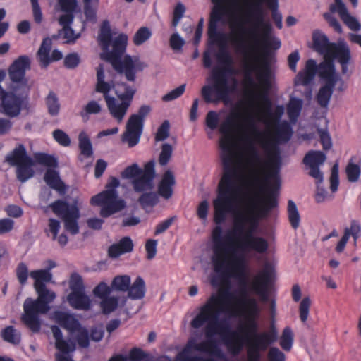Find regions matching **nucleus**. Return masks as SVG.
Listing matches in <instances>:
<instances>
[{
    "label": "nucleus",
    "instance_id": "obj_1",
    "mask_svg": "<svg viewBox=\"0 0 361 361\" xmlns=\"http://www.w3.org/2000/svg\"><path fill=\"white\" fill-rule=\"evenodd\" d=\"M232 116L240 121L235 125L237 136L232 133L231 116L219 128L224 172L213 202L214 220L221 225L228 214H233V237H226L228 244L237 243V248L245 253L264 254L268 241L255 233L260 220L277 205L271 185L279 188L281 158L275 142L288 141L293 130L287 121L277 123L274 135L269 128L261 130L254 116L245 110Z\"/></svg>",
    "mask_w": 361,
    "mask_h": 361
},
{
    "label": "nucleus",
    "instance_id": "obj_2",
    "mask_svg": "<svg viewBox=\"0 0 361 361\" xmlns=\"http://www.w3.org/2000/svg\"><path fill=\"white\" fill-rule=\"evenodd\" d=\"M243 5L248 17L247 23L252 22V27L246 30L243 20L233 11L229 12L231 41L246 61L243 83L248 103L250 106L260 109L262 100L270 105L268 94L271 89L272 75L268 64L257 54V50L260 45L276 49L281 47V41L271 36V26L265 21L264 6L271 10L272 18L279 29L282 28V16L278 11L279 0H243Z\"/></svg>",
    "mask_w": 361,
    "mask_h": 361
},
{
    "label": "nucleus",
    "instance_id": "obj_3",
    "mask_svg": "<svg viewBox=\"0 0 361 361\" xmlns=\"http://www.w3.org/2000/svg\"><path fill=\"white\" fill-rule=\"evenodd\" d=\"M221 233L220 226H217L213 231V237L216 242L214 256L212 258L214 270L218 274L237 279L243 285L242 293L244 297L240 300V303L243 307V314L247 322L245 329L250 336L246 340L247 361H260L262 352L277 341L278 331L272 324L269 331L260 333L257 331L261 309L257 300L254 298L247 297V292L258 295L262 302H267L269 298L273 281V270L269 265H266L255 276L250 286L247 287L246 260L243 255L228 257L225 255L229 251L228 248L224 249V253L220 251L219 245L216 243V236L219 237Z\"/></svg>",
    "mask_w": 361,
    "mask_h": 361
},
{
    "label": "nucleus",
    "instance_id": "obj_4",
    "mask_svg": "<svg viewBox=\"0 0 361 361\" xmlns=\"http://www.w3.org/2000/svg\"><path fill=\"white\" fill-rule=\"evenodd\" d=\"M98 41L103 49L101 59L109 62L118 74H124L128 80L133 82L136 73L146 67L138 56L127 55L121 59L126 49L128 36L111 30L108 20L102 23Z\"/></svg>",
    "mask_w": 361,
    "mask_h": 361
},
{
    "label": "nucleus",
    "instance_id": "obj_5",
    "mask_svg": "<svg viewBox=\"0 0 361 361\" xmlns=\"http://www.w3.org/2000/svg\"><path fill=\"white\" fill-rule=\"evenodd\" d=\"M116 75L102 64L97 68L95 90L103 94L110 114L121 123L129 108L135 90L125 83L115 82Z\"/></svg>",
    "mask_w": 361,
    "mask_h": 361
},
{
    "label": "nucleus",
    "instance_id": "obj_6",
    "mask_svg": "<svg viewBox=\"0 0 361 361\" xmlns=\"http://www.w3.org/2000/svg\"><path fill=\"white\" fill-rule=\"evenodd\" d=\"M30 276L34 280L38 297L35 300L28 298L25 300L21 319L30 330L38 332L41 328L40 315L50 310L49 304L55 300L56 294L46 288V283L52 279V274L49 269L33 270Z\"/></svg>",
    "mask_w": 361,
    "mask_h": 361
},
{
    "label": "nucleus",
    "instance_id": "obj_7",
    "mask_svg": "<svg viewBox=\"0 0 361 361\" xmlns=\"http://www.w3.org/2000/svg\"><path fill=\"white\" fill-rule=\"evenodd\" d=\"M316 73L318 74L322 83V86L317 95V100L321 106L326 108L336 84L339 81L343 83L332 62L322 61L317 65L315 60L308 59L305 63L304 69L296 75L295 85L303 86L310 85L314 78Z\"/></svg>",
    "mask_w": 361,
    "mask_h": 361
},
{
    "label": "nucleus",
    "instance_id": "obj_8",
    "mask_svg": "<svg viewBox=\"0 0 361 361\" xmlns=\"http://www.w3.org/2000/svg\"><path fill=\"white\" fill-rule=\"evenodd\" d=\"M232 294L228 290L220 291L219 294H212L207 302L199 308V312L190 322L193 329H200L205 326V336L212 338L223 333L228 329L218 318L224 308L220 305H230Z\"/></svg>",
    "mask_w": 361,
    "mask_h": 361
},
{
    "label": "nucleus",
    "instance_id": "obj_9",
    "mask_svg": "<svg viewBox=\"0 0 361 361\" xmlns=\"http://www.w3.org/2000/svg\"><path fill=\"white\" fill-rule=\"evenodd\" d=\"M5 160L11 166H16V177L21 183H25L33 177L35 162L50 169L58 166L57 159L54 156L45 153H35L33 159L27 154L25 146L22 144L18 145L8 153Z\"/></svg>",
    "mask_w": 361,
    "mask_h": 361
},
{
    "label": "nucleus",
    "instance_id": "obj_10",
    "mask_svg": "<svg viewBox=\"0 0 361 361\" xmlns=\"http://www.w3.org/2000/svg\"><path fill=\"white\" fill-rule=\"evenodd\" d=\"M208 82H213L214 84L205 85L202 87L201 94L206 103L217 104L223 102L228 104L230 97L238 87V80L232 77L228 79L226 73H219L212 71L211 75L207 79Z\"/></svg>",
    "mask_w": 361,
    "mask_h": 361
},
{
    "label": "nucleus",
    "instance_id": "obj_11",
    "mask_svg": "<svg viewBox=\"0 0 361 361\" xmlns=\"http://www.w3.org/2000/svg\"><path fill=\"white\" fill-rule=\"evenodd\" d=\"M312 40L314 50L324 56V61L334 63L332 61L337 60L342 66L343 73H347L350 54V49L345 43H331L320 30L313 32Z\"/></svg>",
    "mask_w": 361,
    "mask_h": 361
},
{
    "label": "nucleus",
    "instance_id": "obj_12",
    "mask_svg": "<svg viewBox=\"0 0 361 361\" xmlns=\"http://www.w3.org/2000/svg\"><path fill=\"white\" fill-rule=\"evenodd\" d=\"M119 183L118 178H112L106 190L90 200L92 205L101 207L100 215L104 218H107L126 207V202L118 197L116 191Z\"/></svg>",
    "mask_w": 361,
    "mask_h": 361
},
{
    "label": "nucleus",
    "instance_id": "obj_13",
    "mask_svg": "<svg viewBox=\"0 0 361 361\" xmlns=\"http://www.w3.org/2000/svg\"><path fill=\"white\" fill-rule=\"evenodd\" d=\"M78 203L77 200L72 204L65 200H58L50 204L53 212L63 221L66 230L73 235L79 232L78 221L80 214Z\"/></svg>",
    "mask_w": 361,
    "mask_h": 361
},
{
    "label": "nucleus",
    "instance_id": "obj_14",
    "mask_svg": "<svg viewBox=\"0 0 361 361\" xmlns=\"http://www.w3.org/2000/svg\"><path fill=\"white\" fill-rule=\"evenodd\" d=\"M51 318L61 327L66 329L70 335H75L78 345L87 348L90 344L89 332L82 327L79 321L71 314L66 312L55 311Z\"/></svg>",
    "mask_w": 361,
    "mask_h": 361
},
{
    "label": "nucleus",
    "instance_id": "obj_15",
    "mask_svg": "<svg viewBox=\"0 0 361 361\" xmlns=\"http://www.w3.org/2000/svg\"><path fill=\"white\" fill-rule=\"evenodd\" d=\"M151 109L149 106H142L137 114H133L126 124V130L123 134V140L130 147L135 146L140 141L142 133L144 121Z\"/></svg>",
    "mask_w": 361,
    "mask_h": 361
},
{
    "label": "nucleus",
    "instance_id": "obj_16",
    "mask_svg": "<svg viewBox=\"0 0 361 361\" xmlns=\"http://www.w3.org/2000/svg\"><path fill=\"white\" fill-rule=\"evenodd\" d=\"M235 0H212L214 7L211 13V20L208 27V37L210 41L219 43L226 46V35L218 32L217 24L221 20L224 13V4L234 1Z\"/></svg>",
    "mask_w": 361,
    "mask_h": 361
},
{
    "label": "nucleus",
    "instance_id": "obj_17",
    "mask_svg": "<svg viewBox=\"0 0 361 361\" xmlns=\"http://www.w3.org/2000/svg\"><path fill=\"white\" fill-rule=\"evenodd\" d=\"M30 66V61L26 56H21L14 61L8 69L9 78L13 83L11 87L16 86L20 90L30 92L25 78V72Z\"/></svg>",
    "mask_w": 361,
    "mask_h": 361
},
{
    "label": "nucleus",
    "instance_id": "obj_18",
    "mask_svg": "<svg viewBox=\"0 0 361 361\" xmlns=\"http://www.w3.org/2000/svg\"><path fill=\"white\" fill-rule=\"evenodd\" d=\"M93 295L100 300L99 306L102 313L109 314L115 311L119 304V298L110 296L111 288L104 281L100 282L93 289Z\"/></svg>",
    "mask_w": 361,
    "mask_h": 361
},
{
    "label": "nucleus",
    "instance_id": "obj_19",
    "mask_svg": "<svg viewBox=\"0 0 361 361\" xmlns=\"http://www.w3.org/2000/svg\"><path fill=\"white\" fill-rule=\"evenodd\" d=\"M78 6V1L76 0L75 6L73 8L65 10L60 4L57 3L59 11L65 13L59 17V23L63 27L61 35H63V39L68 43L74 42L80 36V33H75L74 30L70 27L73 20V13L76 11Z\"/></svg>",
    "mask_w": 361,
    "mask_h": 361
},
{
    "label": "nucleus",
    "instance_id": "obj_20",
    "mask_svg": "<svg viewBox=\"0 0 361 361\" xmlns=\"http://www.w3.org/2000/svg\"><path fill=\"white\" fill-rule=\"evenodd\" d=\"M326 160V155L321 151H310L304 157L303 163L310 169L309 174L314 178L317 183L323 181V173L319 170Z\"/></svg>",
    "mask_w": 361,
    "mask_h": 361
},
{
    "label": "nucleus",
    "instance_id": "obj_21",
    "mask_svg": "<svg viewBox=\"0 0 361 361\" xmlns=\"http://www.w3.org/2000/svg\"><path fill=\"white\" fill-rule=\"evenodd\" d=\"M331 11L332 12L338 13L343 23L351 30L359 31L360 30L361 25L355 17L352 16L349 13L342 0H335V4L331 6Z\"/></svg>",
    "mask_w": 361,
    "mask_h": 361
},
{
    "label": "nucleus",
    "instance_id": "obj_22",
    "mask_svg": "<svg viewBox=\"0 0 361 361\" xmlns=\"http://www.w3.org/2000/svg\"><path fill=\"white\" fill-rule=\"evenodd\" d=\"M63 9H70L75 6L76 0H56ZM99 0H84V13L87 20L95 21L97 7Z\"/></svg>",
    "mask_w": 361,
    "mask_h": 361
},
{
    "label": "nucleus",
    "instance_id": "obj_23",
    "mask_svg": "<svg viewBox=\"0 0 361 361\" xmlns=\"http://www.w3.org/2000/svg\"><path fill=\"white\" fill-rule=\"evenodd\" d=\"M176 184L173 173L167 170L162 175L158 184V193L164 199H169L173 195V188Z\"/></svg>",
    "mask_w": 361,
    "mask_h": 361
},
{
    "label": "nucleus",
    "instance_id": "obj_24",
    "mask_svg": "<svg viewBox=\"0 0 361 361\" xmlns=\"http://www.w3.org/2000/svg\"><path fill=\"white\" fill-rule=\"evenodd\" d=\"M224 343L228 350L233 355H238L243 348V341L237 331H230L223 336Z\"/></svg>",
    "mask_w": 361,
    "mask_h": 361
},
{
    "label": "nucleus",
    "instance_id": "obj_25",
    "mask_svg": "<svg viewBox=\"0 0 361 361\" xmlns=\"http://www.w3.org/2000/svg\"><path fill=\"white\" fill-rule=\"evenodd\" d=\"M67 300L69 305L76 310H88L92 307V300L85 294V291L71 293L67 296Z\"/></svg>",
    "mask_w": 361,
    "mask_h": 361
},
{
    "label": "nucleus",
    "instance_id": "obj_26",
    "mask_svg": "<svg viewBox=\"0 0 361 361\" xmlns=\"http://www.w3.org/2000/svg\"><path fill=\"white\" fill-rule=\"evenodd\" d=\"M44 180L51 188L56 190L60 195H64L67 187L61 180L59 172L54 169H48L44 174Z\"/></svg>",
    "mask_w": 361,
    "mask_h": 361
},
{
    "label": "nucleus",
    "instance_id": "obj_27",
    "mask_svg": "<svg viewBox=\"0 0 361 361\" xmlns=\"http://www.w3.org/2000/svg\"><path fill=\"white\" fill-rule=\"evenodd\" d=\"M133 249V243L129 237H124L118 243L111 245L108 253L110 257L116 258L122 254L130 252Z\"/></svg>",
    "mask_w": 361,
    "mask_h": 361
},
{
    "label": "nucleus",
    "instance_id": "obj_28",
    "mask_svg": "<svg viewBox=\"0 0 361 361\" xmlns=\"http://www.w3.org/2000/svg\"><path fill=\"white\" fill-rule=\"evenodd\" d=\"M51 330L55 339L56 348L59 351L67 352L75 350V343L70 339H63L62 332L59 326L53 325L51 326Z\"/></svg>",
    "mask_w": 361,
    "mask_h": 361
},
{
    "label": "nucleus",
    "instance_id": "obj_29",
    "mask_svg": "<svg viewBox=\"0 0 361 361\" xmlns=\"http://www.w3.org/2000/svg\"><path fill=\"white\" fill-rule=\"evenodd\" d=\"M51 45V39L49 37L44 38L37 53V57L42 68H46L50 64L49 54Z\"/></svg>",
    "mask_w": 361,
    "mask_h": 361
},
{
    "label": "nucleus",
    "instance_id": "obj_30",
    "mask_svg": "<svg viewBox=\"0 0 361 361\" xmlns=\"http://www.w3.org/2000/svg\"><path fill=\"white\" fill-rule=\"evenodd\" d=\"M128 297L133 300H140L145 297L146 288L143 279L137 276L131 286H129Z\"/></svg>",
    "mask_w": 361,
    "mask_h": 361
},
{
    "label": "nucleus",
    "instance_id": "obj_31",
    "mask_svg": "<svg viewBox=\"0 0 361 361\" xmlns=\"http://www.w3.org/2000/svg\"><path fill=\"white\" fill-rule=\"evenodd\" d=\"M195 350L197 351L204 350V343H197L195 340H190L188 342L186 347L184 348L182 353L178 355V357L181 361H209V360L202 358L200 356H194L187 358H183L184 354L190 350Z\"/></svg>",
    "mask_w": 361,
    "mask_h": 361
},
{
    "label": "nucleus",
    "instance_id": "obj_32",
    "mask_svg": "<svg viewBox=\"0 0 361 361\" xmlns=\"http://www.w3.org/2000/svg\"><path fill=\"white\" fill-rule=\"evenodd\" d=\"M302 100L291 97L287 105V114L292 123H295L300 114L302 107Z\"/></svg>",
    "mask_w": 361,
    "mask_h": 361
},
{
    "label": "nucleus",
    "instance_id": "obj_33",
    "mask_svg": "<svg viewBox=\"0 0 361 361\" xmlns=\"http://www.w3.org/2000/svg\"><path fill=\"white\" fill-rule=\"evenodd\" d=\"M133 185L136 192L151 190L153 188V179L140 175L133 179Z\"/></svg>",
    "mask_w": 361,
    "mask_h": 361
},
{
    "label": "nucleus",
    "instance_id": "obj_34",
    "mask_svg": "<svg viewBox=\"0 0 361 361\" xmlns=\"http://www.w3.org/2000/svg\"><path fill=\"white\" fill-rule=\"evenodd\" d=\"M79 147L81 154L85 157H90L93 154L92 146L91 141L84 131L81 132L79 135Z\"/></svg>",
    "mask_w": 361,
    "mask_h": 361
},
{
    "label": "nucleus",
    "instance_id": "obj_35",
    "mask_svg": "<svg viewBox=\"0 0 361 361\" xmlns=\"http://www.w3.org/2000/svg\"><path fill=\"white\" fill-rule=\"evenodd\" d=\"M131 279L128 275L117 276L113 279L110 288L116 290L126 292L129 288Z\"/></svg>",
    "mask_w": 361,
    "mask_h": 361
},
{
    "label": "nucleus",
    "instance_id": "obj_36",
    "mask_svg": "<svg viewBox=\"0 0 361 361\" xmlns=\"http://www.w3.org/2000/svg\"><path fill=\"white\" fill-rule=\"evenodd\" d=\"M2 338L11 343L18 344L20 341V333L13 326H8L1 331Z\"/></svg>",
    "mask_w": 361,
    "mask_h": 361
},
{
    "label": "nucleus",
    "instance_id": "obj_37",
    "mask_svg": "<svg viewBox=\"0 0 361 361\" xmlns=\"http://www.w3.org/2000/svg\"><path fill=\"white\" fill-rule=\"evenodd\" d=\"M288 214L292 227L296 229L300 225V216L297 206L293 200H289L288 202Z\"/></svg>",
    "mask_w": 361,
    "mask_h": 361
},
{
    "label": "nucleus",
    "instance_id": "obj_38",
    "mask_svg": "<svg viewBox=\"0 0 361 361\" xmlns=\"http://www.w3.org/2000/svg\"><path fill=\"white\" fill-rule=\"evenodd\" d=\"M46 104L50 115H58L60 109V104L56 94L54 92L49 93L46 98Z\"/></svg>",
    "mask_w": 361,
    "mask_h": 361
},
{
    "label": "nucleus",
    "instance_id": "obj_39",
    "mask_svg": "<svg viewBox=\"0 0 361 361\" xmlns=\"http://www.w3.org/2000/svg\"><path fill=\"white\" fill-rule=\"evenodd\" d=\"M293 343V333L290 327H286L280 338V345L286 351L292 348Z\"/></svg>",
    "mask_w": 361,
    "mask_h": 361
},
{
    "label": "nucleus",
    "instance_id": "obj_40",
    "mask_svg": "<svg viewBox=\"0 0 361 361\" xmlns=\"http://www.w3.org/2000/svg\"><path fill=\"white\" fill-rule=\"evenodd\" d=\"M152 31L147 27H142L137 30L133 36V41L136 46H140L152 37Z\"/></svg>",
    "mask_w": 361,
    "mask_h": 361
},
{
    "label": "nucleus",
    "instance_id": "obj_41",
    "mask_svg": "<svg viewBox=\"0 0 361 361\" xmlns=\"http://www.w3.org/2000/svg\"><path fill=\"white\" fill-rule=\"evenodd\" d=\"M69 286L71 290V293L85 291L82 279L76 273H74L71 276Z\"/></svg>",
    "mask_w": 361,
    "mask_h": 361
},
{
    "label": "nucleus",
    "instance_id": "obj_42",
    "mask_svg": "<svg viewBox=\"0 0 361 361\" xmlns=\"http://www.w3.org/2000/svg\"><path fill=\"white\" fill-rule=\"evenodd\" d=\"M157 195L154 192L144 193L140 196L139 199L140 204L145 209L149 207H153L157 204Z\"/></svg>",
    "mask_w": 361,
    "mask_h": 361
},
{
    "label": "nucleus",
    "instance_id": "obj_43",
    "mask_svg": "<svg viewBox=\"0 0 361 361\" xmlns=\"http://www.w3.org/2000/svg\"><path fill=\"white\" fill-rule=\"evenodd\" d=\"M345 172L348 180L350 182H355L358 180L360 175V166L350 161L346 166Z\"/></svg>",
    "mask_w": 361,
    "mask_h": 361
},
{
    "label": "nucleus",
    "instance_id": "obj_44",
    "mask_svg": "<svg viewBox=\"0 0 361 361\" xmlns=\"http://www.w3.org/2000/svg\"><path fill=\"white\" fill-rule=\"evenodd\" d=\"M310 305H311V300L309 297L304 298L300 303V307H299L300 318V320L304 323L306 322L308 319Z\"/></svg>",
    "mask_w": 361,
    "mask_h": 361
},
{
    "label": "nucleus",
    "instance_id": "obj_45",
    "mask_svg": "<svg viewBox=\"0 0 361 361\" xmlns=\"http://www.w3.org/2000/svg\"><path fill=\"white\" fill-rule=\"evenodd\" d=\"M173 149L170 144L165 143L162 145L161 151L159 157V163L161 166H166L169 161L172 155Z\"/></svg>",
    "mask_w": 361,
    "mask_h": 361
},
{
    "label": "nucleus",
    "instance_id": "obj_46",
    "mask_svg": "<svg viewBox=\"0 0 361 361\" xmlns=\"http://www.w3.org/2000/svg\"><path fill=\"white\" fill-rule=\"evenodd\" d=\"M185 87H186V85L183 84V85H180L179 87L172 90L171 91H170L169 92H168L167 94H164L162 97V100L164 102H171L176 99L179 98L184 93V92L185 90Z\"/></svg>",
    "mask_w": 361,
    "mask_h": 361
},
{
    "label": "nucleus",
    "instance_id": "obj_47",
    "mask_svg": "<svg viewBox=\"0 0 361 361\" xmlns=\"http://www.w3.org/2000/svg\"><path fill=\"white\" fill-rule=\"evenodd\" d=\"M101 111V106L96 101H91L85 106L84 111L80 115L84 119H87L88 116L92 114H98Z\"/></svg>",
    "mask_w": 361,
    "mask_h": 361
},
{
    "label": "nucleus",
    "instance_id": "obj_48",
    "mask_svg": "<svg viewBox=\"0 0 361 361\" xmlns=\"http://www.w3.org/2000/svg\"><path fill=\"white\" fill-rule=\"evenodd\" d=\"M53 137L61 146L68 147L71 145L69 136L62 130H55L53 132Z\"/></svg>",
    "mask_w": 361,
    "mask_h": 361
},
{
    "label": "nucleus",
    "instance_id": "obj_49",
    "mask_svg": "<svg viewBox=\"0 0 361 361\" xmlns=\"http://www.w3.org/2000/svg\"><path fill=\"white\" fill-rule=\"evenodd\" d=\"M142 172V169L137 164H133L125 169L122 172V177L124 178H136Z\"/></svg>",
    "mask_w": 361,
    "mask_h": 361
},
{
    "label": "nucleus",
    "instance_id": "obj_50",
    "mask_svg": "<svg viewBox=\"0 0 361 361\" xmlns=\"http://www.w3.org/2000/svg\"><path fill=\"white\" fill-rule=\"evenodd\" d=\"M16 276L19 281V283L24 286L27 281L28 278V268L27 265L20 262L16 268Z\"/></svg>",
    "mask_w": 361,
    "mask_h": 361
},
{
    "label": "nucleus",
    "instance_id": "obj_51",
    "mask_svg": "<svg viewBox=\"0 0 361 361\" xmlns=\"http://www.w3.org/2000/svg\"><path fill=\"white\" fill-rule=\"evenodd\" d=\"M219 115L215 111H209L205 119V123L207 126L210 128L212 130H215L219 123Z\"/></svg>",
    "mask_w": 361,
    "mask_h": 361
},
{
    "label": "nucleus",
    "instance_id": "obj_52",
    "mask_svg": "<svg viewBox=\"0 0 361 361\" xmlns=\"http://www.w3.org/2000/svg\"><path fill=\"white\" fill-rule=\"evenodd\" d=\"M185 6L182 3H178L173 10L172 26L176 27L184 16Z\"/></svg>",
    "mask_w": 361,
    "mask_h": 361
},
{
    "label": "nucleus",
    "instance_id": "obj_53",
    "mask_svg": "<svg viewBox=\"0 0 361 361\" xmlns=\"http://www.w3.org/2000/svg\"><path fill=\"white\" fill-rule=\"evenodd\" d=\"M170 124L168 121H164L157 130L155 139L157 141H163L169 135Z\"/></svg>",
    "mask_w": 361,
    "mask_h": 361
},
{
    "label": "nucleus",
    "instance_id": "obj_54",
    "mask_svg": "<svg viewBox=\"0 0 361 361\" xmlns=\"http://www.w3.org/2000/svg\"><path fill=\"white\" fill-rule=\"evenodd\" d=\"M330 182L331 190L333 192H335L338 190L339 184L338 166L337 164H334L332 167Z\"/></svg>",
    "mask_w": 361,
    "mask_h": 361
},
{
    "label": "nucleus",
    "instance_id": "obj_55",
    "mask_svg": "<svg viewBox=\"0 0 361 361\" xmlns=\"http://www.w3.org/2000/svg\"><path fill=\"white\" fill-rule=\"evenodd\" d=\"M269 361H285L284 353L276 347H272L268 352Z\"/></svg>",
    "mask_w": 361,
    "mask_h": 361
},
{
    "label": "nucleus",
    "instance_id": "obj_56",
    "mask_svg": "<svg viewBox=\"0 0 361 361\" xmlns=\"http://www.w3.org/2000/svg\"><path fill=\"white\" fill-rule=\"evenodd\" d=\"M216 59L220 63L226 65L231 66L233 63L232 57L225 47L216 54Z\"/></svg>",
    "mask_w": 361,
    "mask_h": 361
},
{
    "label": "nucleus",
    "instance_id": "obj_57",
    "mask_svg": "<svg viewBox=\"0 0 361 361\" xmlns=\"http://www.w3.org/2000/svg\"><path fill=\"white\" fill-rule=\"evenodd\" d=\"M185 44L184 39L178 33H173L170 38V46L173 50H180Z\"/></svg>",
    "mask_w": 361,
    "mask_h": 361
},
{
    "label": "nucleus",
    "instance_id": "obj_58",
    "mask_svg": "<svg viewBox=\"0 0 361 361\" xmlns=\"http://www.w3.org/2000/svg\"><path fill=\"white\" fill-rule=\"evenodd\" d=\"M154 166L155 161L154 160L148 161L145 164L144 169L142 170L140 175L154 180L155 177Z\"/></svg>",
    "mask_w": 361,
    "mask_h": 361
},
{
    "label": "nucleus",
    "instance_id": "obj_59",
    "mask_svg": "<svg viewBox=\"0 0 361 361\" xmlns=\"http://www.w3.org/2000/svg\"><path fill=\"white\" fill-rule=\"evenodd\" d=\"M348 231L349 237L352 235L355 240H356L359 236L361 231V226L360 223L355 220L351 221L350 227L346 228L344 232Z\"/></svg>",
    "mask_w": 361,
    "mask_h": 361
},
{
    "label": "nucleus",
    "instance_id": "obj_60",
    "mask_svg": "<svg viewBox=\"0 0 361 361\" xmlns=\"http://www.w3.org/2000/svg\"><path fill=\"white\" fill-rule=\"evenodd\" d=\"M80 63V57L78 54L73 53L67 55L64 59V64L68 68H74Z\"/></svg>",
    "mask_w": 361,
    "mask_h": 361
},
{
    "label": "nucleus",
    "instance_id": "obj_61",
    "mask_svg": "<svg viewBox=\"0 0 361 361\" xmlns=\"http://www.w3.org/2000/svg\"><path fill=\"white\" fill-rule=\"evenodd\" d=\"M319 137L321 140V143L324 149H329L331 147V137L326 130H319Z\"/></svg>",
    "mask_w": 361,
    "mask_h": 361
},
{
    "label": "nucleus",
    "instance_id": "obj_62",
    "mask_svg": "<svg viewBox=\"0 0 361 361\" xmlns=\"http://www.w3.org/2000/svg\"><path fill=\"white\" fill-rule=\"evenodd\" d=\"M157 241L149 239L146 242L145 249L147 252V258L151 259L154 257L157 253Z\"/></svg>",
    "mask_w": 361,
    "mask_h": 361
},
{
    "label": "nucleus",
    "instance_id": "obj_63",
    "mask_svg": "<svg viewBox=\"0 0 361 361\" xmlns=\"http://www.w3.org/2000/svg\"><path fill=\"white\" fill-rule=\"evenodd\" d=\"M14 222L11 219H0V235L11 231L13 228Z\"/></svg>",
    "mask_w": 361,
    "mask_h": 361
},
{
    "label": "nucleus",
    "instance_id": "obj_64",
    "mask_svg": "<svg viewBox=\"0 0 361 361\" xmlns=\"http://www.w3.org/2000/svg\"><path fill=\"white\" fill-rule=\"evenodd\" d=\"M300 60V55L298 51L292 52L288 57V66L294 73L297 71V63Z\"/></svg>",
    "mask_w": 361,
    "mask_h": 361
}]
</instances>
